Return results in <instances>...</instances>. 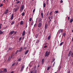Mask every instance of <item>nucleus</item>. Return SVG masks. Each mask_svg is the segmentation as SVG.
I'll use <instances>...</instances> for the list:
<instances>
[{
  "mask_svg": "<svg viewBox=\"0 0 73 73\" xmlns=\"http://www.w3.org/2000/svg\"><path fill=\"white\" fill-rule=\"evenodd\" d=\"M48 25L47 24H45V29H47L48 28Z\"/></svg>",
  "mask_w": 73,
  "mask_h": 73,
  "instance_id": "10",
  "label": "nucleus"
},
{
  "mask_svg": "<svg viewBox=\"0 0 73 73\" xmlns=\"http://www.w3.org/2000/svg\"><path fill=\"white\" fill-rule=\"evenodd\" d=\"M73 19H71L70 20V22L71 23H72L73 22Z\"/></svg>",
  "mask_w": 73,
  "mask_h": 73,
  "instance_id": "18",
  "label": "nucleus"
},
{
  "mask_svg": "<svg viewBox=\"0 0 73 73\" xmlns=\"http://www.w3.org/2000/svg\"><path fill=\"white\" fill-rule=\"evenodd\" d=\"M25 30H24L23 33H22V36H25Z\"/></svg>",
  "mask_w": 73,
  "mask_h": 73,
  "instance_id": "9",
  "label": "nucleus"
},
{
  "mask_svg": "<svg viewBox=\"0 0 73 73\" xmlns=\"http://www.w3.org/2000/svg\"><path fill=\"white\" fill-rule=\"evenodd\" d=\"M16 33H17V31L15 32L14 33V34H15V35H16Z\"/></svg>",
  "mask_w": 73,
  "mask_h": 73,
  "instance_id": "54",
  "label": "nucleus"
},
{
  "mask_svg": "<svg viewBox=\"0 0 73 73\" xmlns=\"http://www.w3.org/2000/svg\"><path fill=\"white\" fill-rule=\"evenodd\" d=\"M44 48H47V46L46 45L44 47Z\"/></svg>",
  "mask_w": 73,
  "mask_h": 73,
  "instance_id": "43",
  "label": "nucleus"
},
{
  "mask_svg": "<svg viewBox=\"0 0 73 73\" xmlns=\"http://www.w3.org/2000/svg\"><path fill=\"white\" fill-rule=\"evenodd\" d=\"M23 21H21L20 22V24L21 25H23V24H24V22H23Z\"/></svg>",
  "mask_w": 73,
  "mask_h": 73,
  "instance_id": "15",
  "label": "nucleus"
},
{
  "mask_svg": "<svg viewBox=\"0 0 73 73\" xmlns=\"http://www.w3.org/2000/svg\"><path fill=\"white\" fill-rule=\"evenodd\" d=\"M48 25H50V21H48Z\"/></svg>",
  "mask_w": 73,
  "mask_h": 73,
  "instance_id": "42",
  "label": "nucleus"
},
{
  "mask_svg": "<svg viewBox=\"0 0 73 73\" xmlns=\"http://www.w3.org/2000/svg\"><path fill=\"white\" fill-rule=\"evenodd\" d=\"M2 34H3V32L0 30V35H2Z\"/></svg>",
  "mask_w": 73,
  "mask_h": 73,
  "instance_id": "22",
  "label": "nucleus"
},
{
  "mask_svg": "<svg viewBox=\"0 0 73 73\" xmlns=\"http://www.w3.org/2000/svg\"><path fill=\"white\" fill-rule=\"evenodd\" d=\"M50 68V66L48 67L47 68V70H49Z\"/></svg>",
  "mask_w": 73,
  "mask_h": 73,
  "instance_id": "29",
  "label": "nucleus"
},
{
  "mask_svg": "<svg viewBox=\"0 0 73 73\" xmlns=\"http://www.w3.org/2000/svg\"><path fill=\"white\" fill-rule=\"evenodd\" d=\"M27 49V47H25L24 48V49Z\"/></svg>",
  "mask_w": 73,
  "mask_h": 73,
  "instance_id": "58",
  "label": "nucleus"
},
{
  "mask_svg": "<svg viewBox=\"0 0 73 73\" xmlns=\"http://www.w3.org/2000/svg\"><path fill=\"white\" fill-rule=\"evenodd\" d=\"M0 73H3V71H1V70H0Z\"/></svg>",
  "mask_w": 73,
  "mask_h": 73,
  "instance_id": "41",
  "label": "nucleus"
},
{
  "mask_svg": "<svg viewBox=\"0 0 73 73\" xmlns=\"http://www.w3.org/2000/svg\"><path fill=\"white\" fill-rule=\"evenodd\" d=\"M40 42V40H37V41L36 42V43H38V42Z\"/></svg>",
  "mask_w": 73,
  "mask_h": 73,
  "instance_id": "38",
  "label": "nucleus"
},
{
  "mask_svg": "<svg viewBox=\"0 0 73 73\" xmlns=\"http://www.w3.org/2000/svg\"><path fill=\"white\" fill-rule=\"evenodd\" d=\"M24 5H22L21 6L20 8V11H21L22 12L23 10H24Z\"/></svg>",
  "mask_w": 73,
  "mask_h": 73,
  "instance_id": "3",
  "label": "nucleus"
},
{
  "mask_svg": "<svg viewBox=\"0 0 73 73\" xmlns=\"http://www.w3.org/2000/svg\"><path fill=\"white\" fill-rule=\"evenodd\" d=\"M13 57V55H12L11 56H9L8 59V60L10 61V60H11V58H12Z\"/></svg>",
  "mask_w": 73,
  "mask_h": 73,
  "instance_id": "7",
  "label": "nucleus"
},
{
  "mask_svg": "<svg viewBox=\"0 0 73 73\" xmlns=\"http://www.w3.org/2000/svg\"><path fill=\"white\" fill-rule=\"evenodd\" d=\"M50 51L48 52V51H46V52H45V57H49V55H50Z\"/></svg>",
  "mask_w": 73,
  "mask_h": 73,
  "instance_id": "1",
  "label": "nucleus"
},
{
  "mask_svg": "<svg viewBox=\"0 0 73 73\" xmlns=\"http://www.w3.org/2000/svg\"><path fill=\"white\" fill-rule=\"evenodd\" d=\"M48 19L49 20H50V16H49L48 17Z\"/></svg>",
  "mask_w": 73,
  "mask_h": 73,
  "instance_id": "50",
  "label": "nucleus"
},
{
  "mask_svg": "<svg viewBox=\"0 0 73 73\" xmlns=\"http://www.w3.org/2000/svg\"><path fill=\"white\" fill-rule=\"evenodd\" d=\"M21 19V18H19V19H18V20H20Z\"/></svg>",
  "mask_w": 73,
  "mask_h": 73,
  "instance_id": "62",
  "label": "nucleus"
},
{
  "mask_svg": "<svg viewBox=\"0 0 73 73\" xmlns=\"http://www.w3.org/2000/svg\"><path fill=\"white\" fill-rule=\"evenodd\" d=\"M24 68H25V65H23L22 66L21 68V72H23V70H24Z\"/></svg>",
  "mask_w": 73,
  "mask_h": 73,
  "instance_id": "6",
  "label": "nucleus"
},
{
  "mask_svg": "<svg viewBox=\"0 0 73 73\" xmlns=\"http://www.w3.org/2000/svg\"><path fill=\"white\" fill-rule=\"evenodd\" d=\"M52 11L49 14H50V15H51V14H52Z\"/></svg>",
  "mask_w": 73,
  "mask_h": 73,
  "instance_id": "47",
  "label": "nucleus"
},
{
  "mask_svg": "<svg viewBox=\"0 0 73 73\" xmlns=\"http://www.w3.org/2000/svg\"><path fill=\"white\" fill-rule=\"evenodd\" d=\"M27 27H28V26L27 25V24L26 27V28H27Z\"/></svg>",
  "mask_w": 73,
  "mask_h": 73,
  "instance_id": "63",
  "label": "nucleus"
},
{
  "mask_svg": "<svg viewBox=\"0 0 73 73\" xmlns=\"http://www.w3.org/2000/svg\"><path fill=\"white\" fill-rule=\"evenodd\" d=\"M8 13V10L7 9L6 10V11L5 12L4 14L5 15H6V14H7Z\"/></svg>",
  "mask_w": 73,
  "mask_h": 73,
  "instance_id": "8",
  "label": "nucleus"
},
{
  "mask_svg": "<svg viewBox=\"0 0 73 73\" xmlns=\"http://www.w3.org/2000/svg\"><path fill=\"white\" fill-rule=\"evenodd\" d=\"M64 44V42H61L60 43V46H61V45H62V44Z\"/></svg>",
  "mask_w": 73,
  "mask_h": 73,
  "instance_id": "26",
  "label": "nucleus"
},
{
  "mask_svg": "<svg viewBox=\"0 0 73 73\" xmlns=\"http://www.w3.org/2000/svg\"><path fill=\"white\" fill-rule=\"evenodd\" d=\"M29 21H32V18H30L29 19Z\"/></svg>",
  "mask_w": 73,
  "mask_h": 73,
  "instance_id": "35",
  "label": "nucleus"
},
{
  "mask_svg": "<svg viewBox=\"0 0 73 73\" xmlns=\"http://www.w3.org/2000/svg\"><path fill=\"white\" fill-rule=\"evenodd\" d=\"M33 22H32L31 23V25H33Z\"/></svg>",
  "mask_w": 73,
  "mask_h": 73,
  "instance_id": "52",
  "label": "nucleus"
},
{
  "mask_svg": "<svg viewBox=\"0 0 73 73\" xmlns=\"http://www.w3.org/2000/svg\"><path fill=\"white\" fill-rule=\"evenodd\" d=\"M63 31V29H60V30H59V33H62V32Z\"/></svg>",
  "mask_w": 73,
  "mask_h": 73,
  "instance_id": "17",
  "label": "nucleus"
},
{
  "mask_svg": "<svg viewBox=\"0 0 73 73\" xmlns=\"http://www.w3.org/2000/svg\"><path fill=\"white\" fill-rule=\"evenodd\" d=\"M44 59H43L42 60V64H44Z\"/></svg>",
  "mask_w": 73,
  "mask_h": 73,
  "instance_id": "16",
  "label": "nucleus"
},
{
  "mask_svg": "<svg viewBox=\"0 0 73 73\" xmlns=\"http://www.w3.org/2000/svg\"><path fill=\"white\" fill-rule=\"evenodd\" d=\"M30 73H37V70L36 69V68H35L34 70L31 71Z\"/></svg>",
  "mask_w": 73,
  "mask_h": 73,
  "instance_id": "4",
  "label": "nucleus"
},
{
  "mask_svg": "<svg viewBox=\"0 0 73 73\" xmlns=\"http://www.w3.org/2000/svg\"><path fill=\"white\" fill-rule=\"evenodd\" d=\"M16 52H19V50H17Z\"/></svg>",
  "mask_w": 73,
  "mask_h": 73,
  "instance_id": "59",
  "label": "nucleus"
},
{
  "mask_svg": "<svg viewBox=\"0 0 73 73\" xmlns=\"http://www.w3.org/2000/svg\"><path fill=\"white\" fill-rule=\"evenodd\" d=\"M62 35L64 37H65V36L66 35V33H63L62 34Z\"/></svg>",
  "mask_w": 73,
  "mask_h": 73,
  "instance_id": "24",
  "label": "nucleus"
},
{
  "mask_svg": "<svg viewBox=\"0 0 73 73\" xmlns=\"http://www.w3.org/2000/svg\"><path fill=\"white\" fill-rule=\"evenodd\" d=\"M55 12L56 14L57 13H58V11H55Z\"/></svg>",
  "mask_w": 73,
  "mask_h": 73,
  "instance_id": "33",
  "label": "nucleus"
},
{
  "mask_svg": "<svg viewBox=\"0 0 73 73\" xmlns=\"http://www.w3.org/2000/svg\"><path fill=\"white\" fill-rule=\"evenodd\" d=\"M43 7L45 8V3H44L43 4Z\"/></svg>",
  "mask_w": 73,
  "mask_h": 73,
  "instance_id": "37",
  "label": "nucleus"
},
{
  "mask_svg": "<svg viewBox=\"0 0 73 73\" xmlns=\"http://www.w3.org/2000/svg\"><path fill=\"white\" fill-rule=\"evenodd\" d=\"M19 6H17L16 9H19Z\"/></svg>",
  "mask_w": 73,
  "mask_h": 73,
  "instance_id": "49",
  "label": "nucleus"
},
{
  "mask_svg": "<svg viewBox=\"0 0 73 73\" xmlns=\"http://www.w3.org/2000/svg\"><path fill=\"white\" fill-rule=\"evenodd\" d=\"M5 0H3V3H5Z\"/></svg>",
  "mask_w": 73,
  "mask_h": 73,
  "instance_id": "60",
  "label": "nucleus"
},
{
  "mask_svg": "<svg viewBox=\"0 0 73 73\" xmlns=\"http://www.w3.org/2000/svg\"><path fill=\"white\" fill-rule=\"evenodd\" d=\"M35 9H34L33 10V12H34L35 11Z\"/></svg>",
  "mask_w": 73,
  "mask_h": 73,
  "instance_id": "51",
  "label": "nucleus"
},
{
  "mask_svg": "<svg viewBox=\"0 0 73 73\" xmlns=\"http://www.w3.org/2000/svg\"><path fill=\"white\" fill-rule=\"evenodd\" d=\"M69 19H70V17H68V20H69Z\"/></svg>",
  "mask_w": 73,
  "mask_h": 73,
  "instance_id": "45",
  "label": "nucleus"
},
{
  "mask_svg": "<svg viewBox=\"0 0 73 73\" xmlns=\"http://www.w3.org/2000/svg\"><path fill=\"white\" fill-rule=\"evenodd\" d=\"M15 65V63H14L13 64L12 66H14V65Z\"/></svg>",
  "mask_w": 73,
  "mask_h": 73,
  "instance_id": "46",
  "label": "nucleus"
},
{
  "mask_svg": "<svg viewBox=\"0 0 73 73\" xmlns=\"http://www.w3.org/2000/svg\"><path fill=\"white\" fill-rule=\"evenodd\" d=\"M3 73H5L7 72V70L5 68L3 70Z\"/></svg>",
  "mask_w": 73,
  "mask_h": 73,
  "instance_id": "13",
  "label": "nucleus"
},
{
  "mask_svg": "<svg viewBox=\"0 0 73 73\" xmlns=\"http://www.w3.org/2000/svg\"><path fill=\"white\" fill-rule=\"evenodd\" d=\"M38 34H36L35 35V38H37V37H38Z\"/></svg>",
  "mask_w": 73,
  "mask_h": 73,
  "instance_id": "11",
  "label": "nucleus"
},
{
  "mask_svg": "<svg viewBox=\"0 0 73 73\" xmlns=\"http://www.w3.org/2000/svg\"><path fill=\"white\" fill-rule=\"evenodd\" d=\"M21 38H22V37H21L19 38V41H21Z\"/></svg>",
  "mask_w": 73,
  "mask_h": 73,
  "instance_id": "39",
  "label": "nucleus"
},
{
  "mask_svg": "<svg viewBox=\"0 0 73 73\" xmlns=\"http://www.w3.org/2000/svg\"><path fill=\"white\" fill-rule=\"evenodd\" d=\"M50 17L51 19H53V16L52 15H51Z\"/></svg>",
  "mask_w": 73,
  "mask_h": 73,
  "instance_id": "32",
  "label": "nucleus"
},
{
  "mask_svg": "<svg viewBox=\"0 0 73 73\" xmlns=\"http://www.w3.org/2000/svg\"><path fill=\"white\" fill-rule=\"evenodd\" d=\"M37 32H39L40 31V30L38 29L37 30Z\"/></svg>",
  "mask_w": 73,
  "mask_h": 73,
  "instance_id": "57",
  "label": "nucleus"
},
{
  "mask_svg": "<svg viewBox=\"0 0 73 73\" xmlns=\"http://www.w3.org/2000/svg\"><path fill=\"white\" fill-rule=\"evenodd\" d=\"M18 10L17 9H15V12H16V11H17V10Z\"/></svg>",
  "mask_w": 73,
  "mask_h": 73,
  "instance_id": "55",
  "label": "nucleus"
},
{
  "mask_svg": "<svg viewBox=\"0 0 73 73\" xmlns=\"http://www.w3.org/2000/svg\"><path fill=\"white\" fill-rule=\"evenodd\" d=\"M29 52V50H27L26 51V52L25 53V54H28V53Z\"/></svg>",
  "mask_w": 73,
  "mask_h": 73,
  "instance_id": "21",
  "label": "nucleus"
},
{
  "mask_svg": "<svg viewBox=\"0 0 73 73\" xmlns=\"http://www.w3.org/2000/svg\"><path fill=\"white\" fill-rule=\"evenodd\" d=\"M14 73V72L13 71H12L10 73Z\"/></svg>",
  "mask_w": 73,
  "mask_h": 73,
  "instance_id": "61",
  "label": "nucleus"
},
{
  "mask_svg": "<svg viewBox=\"0 0 73 73\" xmlns=\"http://www.w3.org/2000/svg\"><path fill=\"white\" fill-rule=\"evenodd\" d=\"M72 51H70L69 52V54H68V57H70V55H71V57H73V52H72Z\"/></svg>",
  "mask_w": 73,
  "mask_h": 73,
  "instance_id": "2",
  "label": "nucleus"
},
{
  "mask_svg": "<svg viewBox=\"0 0 73 73\" xmlns=\"http://www.w3.org/2000/svg\"><path fill=\"white\" fill-rule=\"evenodd\" d=\"M20 3V1H18L16 2V4H19V3Z\"/></svg>",
  "mask_w": 73,
  "mask_h": 73,
  "instance_id": "36",
  "label": "nucleus"
},
{
  "mask_svg": "<svg viewBox=\"0 0 73 73\" xmlns=\"http://www.w3.org/2000/svg\"><path fill=\"white\" fill-rule=\"evenodd\" d=\"M21 60V58H19L18 60V61H20Z\"/></svg>",
  "mask_w": 73,
  "mask_h": 73,
  "instance_id": "27",
  "label": "nucleus"
},
{
  "mask_svg": "<svg viewBox=\"0 0 73 73\" xmlns=\"http://www.w3.org/2000/svg\"><path fill=\"white\" fill-rule=\"evenodd\" d=\"M25 14V13H24V12H23V13H22V16H24V15Z\"/></svg>",
  "mask_w": 73,
  "mask_h": 73,
  "instance_id": "23",
  "label": "nucleus"
},
{
  "mask_svg": "<svg viewBox=\"0 0 73 73\" xmlns=\"http://www.w3.org/2000/svg\"><path fill=\"white\" fill-rule=\"evenodd\" d=\"M50 36H48V40H50Z\"/></svg>",
  "mask_w": 73,
  "mask_h": 73,
  "instance_id": "28",
  "label": "nucleus"
},
{
  "mask_svg": "<svg viewBox=\"0 0 73 73\" xmlns=\"http://www.w3.org/2000/svg\"><path fill=\"white\" fill-rule=\"evenodd\" d=\"M15 24V22H14V21H13L11 23V24L12 25H13V24Z\"/></svg>",
  "mask_w": 73,
  "mask_h": 73,
  "instance_id": "30",
  "label": "nucleus"
},
{
  "mask_svg": "<svg viewBox=\"0 0 73 73\" xmlns=\"http://www.w3.org/2000/svg\"><path fill=\"white\" fill-rule=\"evenodd\" d=\"M15 32V31H11V32L9 33L10 35H12V34H13V33Z\"/></svg>",
  "mask_w": 73,
  "mask_h": 73,
  "instance_id": "14",
  "label": "nucleus"
},
{
  "mask_svg": "<svg viewBox=\"0 0 73 73\" xmlns=\"http://www.w3.org/2000/svg\"><path fill=\"white\" fill-rule=\"evenodd\" d=\"M48 15H49V11H48L47 13V16H48Z\"/></svg>",
  "mask_w": 73,
  "mask_h": 73,
  "instance_id": "53",
  "label": "nucleus"
},
{
  "mask_svg": "<svg viewBox=\"0 0 73 73\" xmlns=\"http://www.w3.org/2000/svg\"><path fill=\"white\" fill-rule=\"evenodd\" d=\"M42 26V23H40L38 24V28H41Z\"/></svg>",
  "mask_w": 73,
  "mask_h": 73,
  "instance_id": "5",
  "label": "nucleus"
},
{
  "mask_svg": "<svg viewBox=\"0 0 73 73\" xmlns=\"http://www.w3.org/2000/svg\"><path fill=\"white\" fill-rule=\"evenodd\" d=\"M41 21V18L38 19V22L40 23Z\"/></svg>",
  "mask_w": 73,
  "mask_h": 73,
  "instance_id": "20",
  "label": "nucleus"
},
{
  "mask_svg": "<svg viewBox=\"0 0 73 73\" xmlns=\"http://www.w3.org/2000/svg\"><path fill=\"white\" fill-rule=\"evenodd\" d=\"M55 61V59L54 58H53V59L52 60V62H54Z\"/></svg>",
  "mask_w": 73,
  "mask_h": 73,
  "instance_id": "40",
  "label": "nucleus"
},
{
  "mask_svg": "<svg viewBox=\"0 0 73 73\" xmlns=\"http://www.w3.org/2000/svg\"><path fill=\"white\" fill-rule=\"evenodd\" d=\"M60 3H63V1H62V0H61Z\"/></svg>",
  "mask_w": 73,
  "mask_h": 73,
  "instance_id": "48",
  "label": "nucleus"
},
{
  "mask_svg": "<svg viewBox=\"0 0 73 73\" xmlns=\"http://www.w3.org/2000/svg\"><path fill=\"white\" fill-rule=\"evenodd\" d=\"M22 50H23V48L21 47L20 49L19 50V52H21V51H22Z\"/></svg>",
  "mask_w": 73,
  "mask_h": 73,
  "instance_id": "19",
  "label": "nucleus"
},
{
  "mask_svg": "<svg viewBox=\"0 0 73 73\" xmlns=\"http://www.w3.org/2000/svg\"><path fill=\"white\" fill-rule=\"evenodd\" d=\"M1 25H2V24H1L0 25V29H1Z\"/></svg>",
  "mask_w": 73,
  "mask_h": 73,
  "instance_id": "44",
  "label": "nucleus"
},
{
  "mask_svg": "<svg viewBox=\"0 0 73 73\" xmlns=\"http://www.w3.org/2000/svg\"><path fill=\"white\" fill-rule=\"evenodd\" d=\"M12 50V48H9V50Z\"/></svg>",
  "mask_w": 73,
  "mask_h": 73,
  "instance_id": "31",
  "label": "nucleus"
},
{
  "mask_svg": "<svg viewBox=\"0 0 73 73\" xmlns=\"http://www.w3.org/2000/svg\"><path fill=\"white\" fill-rule=\"evenodd\" d=\"M13 14H12L11 15V19L12 20H13Z\"/></svg>",
  "mask_w": 73,
  "mask_h": 73,
  "instance_id": "12",
  "label": "nucleus"
},
{
  "mask_svg": "<svg viewBox=\"0 0 73 73\" xmlns=\"http://www.w3.org/2000/svg\"><path fill=\"white\" fill-rule=\"evenodd\" d=\"M34 27H36V24H35V25H34Z\"/></svg>",
  "mask_w": 73,
  "mask_h": 73,
  "instance_id": "56",
  "label": "nucleus"
},
{
  "mask_svg": "<svg viewBox=\"0 0 73 73\" xmlns=\"http://www.w3.org/2000/svg\"><path fill=\"white\" fill-rule=\"evenodd\" d=\"M40 15H41V16L42 18H43V13H41Z\"/></svg>",
  "mask_w": 73,
  "mask_h": 73,
  "instance_id": "25",
  "label": "nucleus"
},
{
  "mask_svg": "<svg viewBox=\"0 0 73 73\" xmlns=\"http://www.w3.org/2000/svg\"><path fill=\"white\" fill-rule=\"evenodd\" d=\"M72 41H73V37L72 38Z\"/></svg>",
  "mask_w": 73,
  "mask_h": 73,
  "instance_id": "64",
  "label": "nucleus"
},
{
  "mask_svg": "<svg viewBox=\"0 0 73 73\" xmlns=\"http://www.w3.org/2000/svg\"><path fill=\"white\" fill-rule=\"evenodd\" d=\"M3 6V4H1L0 5V7L1 8V7H2Z\"/></svg>",
  "mask_w": 73,
  "mask_h": 73,
  "instance_id": "34",
  "label": "nucleus"
}]
</instances>
